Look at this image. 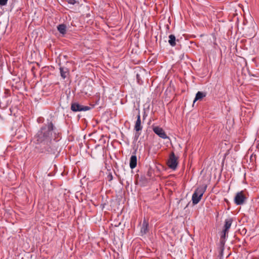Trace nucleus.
I'll return each instance as SVG.
<instances>
[{
    "label": "nucleus",
    "mask_w": 259,
    "mask_h": 259,
    "mask_svg": "<svg viewBox=\"0 0 259 259\" xmlns=\"http://www.w3.org/2000/svg\"><path fill=\"white\" fill-rule=\"evenodd\" d=\"M154 132L159 137L165 139L168 138L164 130L158 126L154 127L153 128Z\"/></svg>",
    "instance_id": "obj_7"
},
{
    "label": "nucleus",
    "mask_w": 259,
    "mask_h": 259,
    "mask_svg": "<svg viewBox=\"0 0 259 259\" xmlns=\"http://www.w3.org/2000/svg\"><path fill=\"white\" fill-rule=\"evenodd\" d=\"M90 107L87 106H82L77 103H73L71 106V109L73 112L87 111L90 109Z\"/></svg>",
    "instance_id": "obj_5"
},
{
    "label": "nucleus",
    "mask_w": 259,
    "mask_h": 259,
    "mask_svg": "<svg viewBox=\"0 0 259 259\" xmlns=\"http://www.w3.org/2000/svg\"><path fill=\"white\" fill-rule=\"evenodd\" d=\"M220 248H221V251L222 252L224 249L225 240H223V239H220Z\"/></svg>",
    "instance_id": "obj_16"
},
{
    "label": "nucleus",
    "mask_w": 259,
    "mask_h": 259,
    "mask_svg": "<svg viewBox=\"0 0 259 259\" xmlns=\"http://www.w3.org/2000/svg\"><path fill=\"white\" fill-rule=\"evenodd\" d=\"M66 1L68 2V3L71 5H74L76 3L75 0H66Z\"/></svg>",
    "instance_id": "obj_20"
},
{
    "label": "nucleus",
    "mask_w": 259,
    "mask_h": 259,
    "mask_svg": "<svg viewBox=\"0 0 259 259\" xmlns=\"http://www.w3.org/2000/svg\"><path fill=\"white\" fill-rule=\"evenodd\" d=\"M60 72L61 76L63 79L66 78L69 75V70L67 68L60 67Z\"/></svg>",
    "instance_id": "obj_11"
},
{
    "label": "nucleus",
    "mask_w": 259,
    "mask_h": 259,
    "mask_svg": "<svg viewBox=\"0 0 259 259\" xmlns=\"http://www.w3.org/2000/svg\"><path fill=\"white\" fill-rule=\"evenodd\" d=\"M137 117V119L136 121L134 129L136 131V132H138L139 131H141L143 128V126L141 124V116L139 112Z\"/></svg>",
    "instance_id": "obj_9"
},
{
    "label": "nucleus",
    "mask_w": 259,
    "mask_h": 259,
    "mask_svg": "<svg viewBox=\"0 0 259 259\" xmlns=\"http://www.w3.org/2000/svg\"><path fill=\"white\" fill-rule=\"evenodd\" d=\"M168 37H169L168 42L170 45V46H171L172 47L175 46L176 45V39L175 36L173 34H170V35H169Z\"/></svg>",
    "instance_id": "obj_15"
},
{
    "label": "nucleus",
    "mask_w": 259,
    "mask_h": 259,
    "mask_svg": "<svg viewBox=\"0 0 259 259\" xmlns=\"http://www.w3.org/2000/svg\"><path fill=\"white\" fill-rule=\"evenodd\" d=\"M36 148L39 152L45 153L48 154L55 155L57 151L56 147L52 145L51 140L49 142H44L37 145Z\"/></svg>",
    "instance_id": "obj_2"
},
{
    "label": "nucleus",
    "mask_w": 259,
    "mask_h": 259,
    "mask_svg": "<svg viewBox=\"0 0 259 259\" xmlns=\"http://www.w3.org/2000/svg\"><path fill=\"white\" fill-rule=\"evenodd\" d=\"M137 164V158L136 155H132L130 158V166L132 169L135 168Z\"/></svg>",
    "instance_id": "obj_10"
},
{
    "label": "nucleus",
    "mask_w": 259,
    "mask_h": 259,
    "mask_svg": "<svg viewBox=\"0 0 259 259\" xmlns=\"http://www.w3.org/2000/svg\"><path fill=\"white\" fill-rule=\"evenodd\" d=\"M206 95V93L202 92H198L196 95L193 104L197 100H201Z\"/></svg>",
    "instance_id": "obj_12"
},
{
    "label": "nucleus",
    "mask_w": 259,
    "mask_h": 259,
    "mask_svg": "<svg viewBox=\"0 0 259 259\" xmlns=\"http://www.w3.org/2000/svg\"><path fill=\"white\" fill-rule=\"evenodd\" d=\"M178 163V158L176 156L174 152H171L167 161L168 167L171 169H175L177 167Z\"/></svg>",
    "instance_id": "obj_4"
},
{
    "label": "nucleus",
    "mask_w": 259,
    "mask_h": 259,
    "mask_svg": "<svg viewBox=\"0 0 259 259\" xmlns=\"http://www.w3.org/2000/svg\"><path fill=\"white\" fill-rule=\"evenodd\" d=\"M205 187H199L195 190L192 197L193 204H196L200 201L205 191Z\"/></svg>",
    "instance_id": "obj_3"
},
{
    "label": "nucleus",
    "mask_w": 259,
    "mask_h": 259,
    "mask_svg": "<svg viewBox=\"0 0 259 259\" xmlns=\"http://www.w3.org/2000/svg\"><path fill=\"white\" fill-rule=\"evenodd\" d=\"M246 199V197L244 195L243 191H241L236 194L234 198V202L237 205H242Z\"/></svg>",
    "instance_id": "obj_6"
},
{
    "label": "nucleus",
    "mask_w": 259,
    "mask_h": 259,
    "mask_svg": "<svg viewBox=\"0 0 259 259\" xmlns=\"http://www.w3.org/2000/svg\"><path fill=\"white\" fill-rule=\"evenodd\" d=\"M149 223L148 221L146 220V219L144 218L143 223L142 225V227L141 228V231L140 233L142 235H144L147 233L149 230Z\"/></svg>",
    "instance_id": "obj_8"
},
{
    "label": "nucleus",
    "mask_w": 259,
    "mask_h": 259,
    "mask_svg": "<svg viewBox=\"0 0 259 259\" xmlns=\"http://www.w3.org/2000/svg\"><path fill=\"white\" fill-rule=\"evenodd\" d=\"M57 29L62 34H65L66 32V26L64 24H61L57 26Z\"/></svg>",
    "instance_id": "obj_14"
},
{
    "label": "nucleus",
    "mask_w": 259,
    "mask_h": 259,
    "mask_svg": "<svg viewBox=\"0 0 259 259\" xmlns=\"http://www.w3.org/2000/svg\"><path fill=\"white\" fill-rule=\"evenodd\" d=\"M55 130L56 127L52 122H49L48 125L42 126L35 136L34 140L36 144L38 145L44 142H49L51 140L52 132H55Z\"/></svg>",
    "instance_id": "obj_1"
},
{
    "label": "nucleus",
    "mask_w": 259,
    "mask_h": 259,
    "mask_svg": "<svg viewBox=\"0 0 259 259\" xmlns=\"http://www.w3.org/2000/svg\"><path fill=\"white\" fill-rule=\"evenodd\" d=\"M8 0H0V5L5 6L7 4Z\"/></svg>",
    "instance_id": "obj_19"
},
{
    "label": "nucleus",
    "mask_w": 259,
    "mask_h": 259,
    "mask_svg": "<svg viewBox=\"0 0 259 259\" xmlns=\"http://www.w3.org/2000/svg\"><path fill=\"white\" fill-rule=\"evenodd\" d=\"M222 235L221 236V239H223V240H225L226 236L228 233V232H225V230H223L222 232Z\"/></svg>",
    "instance_id": "obj_17"
},
{
    "label": "nucleus",
    "mask_w": 259,
    "mask_h": 259,
    "mask_svg": "<svg viewBox=\"0 0 259 259\" xmlns=\"http://www.w3.org/2000/svg\"><path fill=\"white\" fill-rule=\"evenodd\" d=\"M136 76H137V79L138 82L140 84H142L143 81L141 80V78L140 77V75L139 74L137 73L136 75Z\"/></svg>",
    "instance_id": "obj_18"
},
{
    "label": "nucleus",
    "mask_w": 259,
    "mask_h": 259,
    "mask_svg": "<svg viewBox=\"0 0 259 259\" xmlns=\"http://www.w3.org/2000/svg\"><path fill=\"white\" fill-rule=\"evenodd\" d=\"M232 223V219H227L225 221V224L224 225V229L225 232H228L229 229L230 228L231 225Z\"/></svg>",
    "instance_id": "obj_13"
}]
</instances>
